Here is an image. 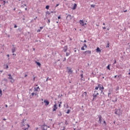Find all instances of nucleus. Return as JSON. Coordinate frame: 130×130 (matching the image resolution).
I'll return each instance as SVG.
<instances>
[{"label": "nucleus", "instance_id": "22", "mask_svg": "<svg viewBox=\"0 0 130 130\" xmlns=\"http://www.w3.org/2000/svg\"><path fill=\"white\" fill-rule=\"evenodd\" d=\"M99 86H101V84H99L98 86L95 87V90H98V89H99Z\"/></svg>", "mask_w": 130, "mask_h": 130}, {"label": "nucleus", "instance_id": "47", "mask_svg": "<svg viewBox=\"0 0 130 130\" xmlns=\"http://www.w3.org/2000/svg\"><path fill=\"white\" fill-rule=\"evenodd\" d=\"M6 70H8V69H9V66L8 65H6Z\"/></svg>", "mask_w": 130, "mask_h": 130}, {"label": "nucleus", "instance_id": "32", "mask_svg": "<svg viewBox=\"0 0 130 130\" xmlns=\"http://www.w3.org/2000/svg\"><path fill=\"white\" fill-rule=\"evenodd\" d=\"M70 54H71V53L70 52H66V56H69V55H70Z\"/></svg>", "mask_w": 130, "mask_h": 130}, {"label": "nucleus", "instance_id": "11", "mask_svg": "<svg viewBox=\"0 0 130 130\" xmlns=\"http://www.w3.org/2000/svg\"><path fill=\"white\" fill-rule=\"evenodd\" d=\"M9 80L10 81V83H14L15 82V79L13 78V77H11V78H8Z\"/></svg>", "mask_w": 130, "mask_h": 130}, {"label": "nucleus", "instance_id": "2", "mask_svg": "<svg viewBox=\"0 0 130 130\" xmlns=\"http://www.w3.org/2000/svg\"><path fill=\"white\" fill-rule=\"evenodd\" d=\"M120 110L115 109V114H117V115H120Z\"/></svg>", "mask_w": 130, "mask_h": 130}, {"label": "nucleus", "instance_id": "56", "mask_svg": "<svg viewBox=\"0 0 130 130\" xmlns=\"http://www.w3.org/2000/svg\"><path fill=\"white\" fill-rule=\"evenodd\" d=\"M58 107H59V108H60V107H61V105L59 104V105H58Z\"/></svg>", "mask_w": 130, "mask_h": 130}, {"label": "nucleus", "instance_id": "50", "mask_svg": "<svg viewBox=\"0 0 130 130\" xmlns=\"http://www.w3.org/2000/svg\"><path fill=\"white\" fill-rule=\"evenodd\" d=\"M27 128H29V127H30V125H29V124H27Z\"/></svg>", "mask_w": 130, "mask_h": 130}, {"label": "nucleus", "instance_id": "38", "mask_svg": "<svg viewBox=\"0 0 130 130\" xmlns=\"http://www.w3.org/2000/svg\"><path fill=\"white\" fill-rule=\"evenodd\" d=\"M83 46H84V47H85V48H87V45H86V44H84Z\"/></svg>", "mask_w": 130, "mask_h": 130}, {"label": "nucleus", "instance_id": "34", "mask_svg": "<svg viewBox=\"0 0 130 130\" xmlns=\"http://www.w3.org/2000/svg\"><path fill=\"white\" fill-rule=\"evenodd\" d=\"M103 122L105 126L107 125V123H106V121L105 120H104Z\"/></svg>", "mask_w": 130, "mask_h": 130}, {"label": "nucleus", "instance_id": "37", "mask_svg": "<svg viewBox=\"0 0 130 130\" xmlns=\"http://www.w3.org/2000/svg\"><path fill=\"white\" fill-rule=\"evenodd\" d=\"M48 80H49V81H50L51 79L49 78V77H47V78L46 79V81L48 82Z\"/></svg>", "mask_w": 130, "mask_h": 130}, {"label": "nucleus", "instance_id": "30", "mask_svg": "<svg viewBox=\"0 0 130 130\" xmlns=\"http://www.w3.org/2000/svg\"><path fill=\"white\" fill-rule=\"evenodd\" d=\"M34 95H35V93L32 92L31 95H30V98H31V97H33V96H34Z\"/></svg>", "mask_w": 130, "mask_h": 130}, {"label": "nucleus", "instance_id": "4", "mask_svg": "<svg viewBox=\"0 0 130 130\" xmlns=\"http://www.w3.org/2000/svg\"><path fill=\"white\" fill-rule=\"evenodd\" d=\"M98 117L99 118V123H102L101 122H102V116L101 115H99Z\"/></svg>", "mask_w": 130, "mask_h": 130}, {"label": "nucleus", "instance_id": "13", "mask_svg": "<svg viewBox=\"0 0 130 130\" xmlns=\"http://www.w3.org/2000/svg\"><path fill=\"white\" fill-rule=\"evenodd\" d=\"M79 23H80V25H82V26H84V25H85V23H84L83 20H80L79 21Z\"/></svg>", "mask_w": 130, "mask_h": 130}, {"label": "nucleus", "instance_id": "14", "mask_svg": "<svg viewBox=\"0 0 130 130\" xmlns=\"http://www.w3.org/2000/svg\"><path fill=\"white\" fill-rule=\"evenodd\" d=\"M60 42L61 44H62L63 45H64V44H66V40H61L60 41Z\"/></svg>", "mask_w": 130, "mask_h": 130}, {"label": "nucleus", "instance_id": "60", "mask_svg": "<svg viewBox=\"0 0 130 130\" xmlns=\"http://www.w3.org/2000/svg\"><path fill=\"white\" fill-rule=\"evenodd\" d=\"M123 12H124V13H126V12H127V10H124Z\"/></svg>", "mask_w": 130, "mask_h": 130}, {"label": "nucleus", "instance_id": "19", "mask_svg": "<svg viewBox=\"0 0 130 130\" xmlns=\"http://www.w3.org/2000/svg\"><path fill=\"white\" fill-rule=\"evenodd\" d=\"M81 74H80V76L81 77V78L83 79V76H84V74H83L84 72H83V71H81Z\"/></svg>", "mask_w": 130, "mask_h": 130}, {"label": "nucleus", "instance_id": "55", "mask_svg": "<svg viewBox=\"0 0 130 130\" xmlns=\"http://www.w3.org/2000/svg\"><path fill=\"white\" fill-rule=\"evenodd\" d=\"M3 3H4V5H6V1H4Z\"/></svg>", "mask_w": 130, "mask_h": 130}, {"label": "nucleus", "instance_id": "26", "mask_svg": "<svg viewBox=\"0 0 130 130\" xmlns=\"http://www.w3.org/2000/svg\"><path fill=\"white\" fill-rule=\"evenodd\" d=\"M107 70L110 71V64L108 65V66L107 67Z\"/></svg>", "mask_w": 130, "mask_h": 130}, {"label": "nucleus", "instance_id": "44", "mask_svg": "<svg viewBox=\"0 0 130 130\" xmlns=\"http://www.w3.org/2000/svg\"><path fill=\"white\" fill-rule=\"evenodd\" d=\"M114 62L113 63V64H115V63H116V60L114 59Z\"/></svg>", "mask_w": 130, "mask_h": 130}, {"label": "nucleus", "instance_id": "28", "mask_svg": "<svg viewBox=\"0 0 130 130\" xmlns=\"http://www.w3.org/2000/svg\"><path fill=\"white\" fill-rule=\"evenodd\" d=\"M25 121H26V119H23L22 120L21 123H24V122H25Z\"/></svg>", "mask_w": 130, "mask_h": 130}, {"label": "nucleus", "instance_id": "29", "mask_svg": "<svg viewBox=\"0 0 130 130\" xmlns=\"http://www.w3.org/2000/svg\"><path fill=\"white\" fill-rule=\"evenodd\" d=\"M71 112V110L69 109L68 110L67 112H66V113L67 114H69Z\"/></svg>", "mask_w": 130, "mask_h": 130}, {"label": "nucleus", "instance_id": "58", "mask_svg": "<svg viewBox=\"0 0 130 130\" xmlns=\"http://www.w3.org/2000/svg\"><path fill=\"white\" fill-rule=\"evenodd\" d=\"M18 27L16 24L14 25V28H17Z\"/></svg>", "mask_w": 130, "mask_h": 130}, {"label": "nucleus", "instance_id": "35", "mask_svg": "<svg viewBox=\"0 0 130 130\" xmlns=\"http://www.w3.org/2000/svg\"><path fill=\"white\" fill-rule=\"evenodd\" d=\"M81 50H85V47H84L83 46H82V47H81Z\"/></svg>", "mask_w": 130, "mask_h": 130}, {"label": "nucleus", "instance_id": "64", "mask_svg": "<svg viewBox=\"0 0 130 130\" xmlns=\"http://www.w3.org/2000/svg\"><path fill=\"white\" fill-rule=\"evenodd\" d=\"M129 72L128 73V75H130V69H129Z\"/></svg>", "mask_w": 130, "mask_h": 130}, {"label": "nucleus", "instance_id": "48", "mask_svg": "<svg viewBox=\"0 0 130 130\" xmlns=\"http://www.w3.org/2000/svg\"><path fill=\"white\" fill-rule=\"evenodd\" d=\"M101 94H103V95H104V92H103V90H101Z\"/></svg>", "mask_w": 130, "mask_h": 130}, {"label": "nucleus", "instance_id": "49", "mask_svg": "<svg viewBox=\"0 0 130 130\" xmlns=\"http://www.w3.org/2000/svg\"><path fill=\"white\" fill-rule=\"evenodd\" d=\"M42 29H43V26L40 27V30H42Z\"/></svg>", "mask_w": 130, "mask_h": 130}, {"label": "nucleus", "instance_id": "52", "mask_svg": "<svg viewBox=\"0 0 130 130\" xmlns=\"http://www.w3.org/2000/svg\"><path fill=\"white\" fill-rule=\"evenodd\" d=\"M41 29H38L37 30V32H41Z\"/></svg>", "mask_w": 130, "mask_h": 130}, {"label": "nucleus", "instance_id": "3", "mask_svg": "<svg viewBox=\"0 0 130 130\" xmlns=\"http://www.w3.org/2000/svg\"><path fill=\"white\" fill-rule=\"evenodd\" d=\"M67 70H68V74L69 75H71V74L73 73V71H72V68L70 67H67Z\"/></svg>", "mask_w": 130, "mask_h": 130}, {"label": "nucleus", "instance_id": "51", "mask_svg": "<svg viewBox=\"0 0 130 130\" xmlns=\"http://www.w3.org/2000/svg\"><path fill=\"white\" fill-rule=\"evenodd\" d=\"M67 60V58L66 57L64 58L63 61H66Z\"/></svg>", "mask_w": 130, "mask_h": 130}, {"label": "nucleus", "instance_id": "41", "mask_svg": "<svg viewBox=\"0 0 130 130\" xmlns=\"http://www.w3.org/2000/svg\"><path fill=\"white\" fill-rule=\"evenodd\" d=\"M108 47H109V43H108L107 46H106V48H108Z\"/></svg>", "mask_w": 130, "mask_h": 130}, {"label": "nucleus", "instance_id": "16", "mask_svg": "<svg viewBox=\"0 0 130 130\" xmlns=\"http://www.w3.org/2000/svg\"><path fill=\"white\" fill-rule=\"evenodd\" d=\"M12 53H14L16 51V47H13L11 49Z\"/></svg>", "mask_w": 130, "mask_h": 130}, {"label": "nucleus", "instance_id": "42", "mask_svg": "<svg viewBox=\"0 0 130 130\" xmlns=\"http://www.w3.org/2000/svg\"><path fill=\"white\" fill-rule=\"evenodd\" d=\"M46 15H47V14H48L49 15H50V13L49 12V11H46Z\"/></svg>", "mask_w": 130, "mask_h": 130}, {"label": "nucleus", "instance_id": "21", "mask_svg": "<svg viewBox=\"0 0 130 130\" xmlns=\"http://www.w3.org/2000/svg\"><path fill=\"white\" fill-rule=\"evenodd\" d=\"M8 76H9V77H8V79H12V78L13 77V76H12V75L11 74H9Z\"/></svg>", "mask_w": 130, "mask_h": 130}, {"label": "nucleus", "instance_id": "15", "mask_svg": "<svg viewBox=\"0 0 130 130\" xmlns=\"http://www.w3.org/2000/svg\"><path fill=\"white\" fill-rule=\"evenodd\" d=\"M34 90L35 91L37 92V91H38V90H39V91H40V88H39V86H38V87H35Z\"/></svg>", "mask_w": 130, "mask_h": 130}, {"label": "nucleus", "instance_id": "24", "mask_svg": "<svg viewBox=\"0 0 130 130\" xmlns=\"http://www.w3.org/2000/svg\"><path fill=\"white\" fill-rule=\"evenodd\" d=\"M18 30V31H19V32H22V30H23V28L22 27H19Z\"/></svg>", "mask_w": 130, "mask_h": 130}, {"label": "nucleus", "instance_id": "23", "mask_svg": "<svg viewBox=\"0 0 130 130\" xmlns=\"http://www.w3.org/2000/svg\"><path fill=\"white\" fill-rule=\"evenodd\" d=\"M92 96H93V100H94L95 98H96V97H97V95L96 94H95V93H94Z\"/></svg>", "mask_w": 130, "mask_h": 130}, {"label": "nucleus", "instance_id": "17", "mask_svg": "<svg viewBox=\"0 0 130 130\" xmlns=\"http://www.w3.org/2000/svg\"><path fill=\"white\" fill-rule=\"evenodd\" d=\"M36 63L38 66V67H41V63L38 61H36Z\"/></svg>", "mask_w": 130, "mask_h": 130}, {"label": "nucleus", "instance_id": "33", "mask_svg": "<svg viewBox=\"0 0 130 130\" xmlns=\"http://www.w3.org/2000/svg\"><path fill=\"white\" fill-rule=\"evenodd\" d=\"M50 6L49 5H47L46 6V10H49Z\"/></svg>", "mask_w": 130, "mask_h": 130}, {"label": "nucleus", "instance_id": "46", "mask_svg": "<svg viewBox=\"0 0 130 130\" xmlns=\"http://www.w3.org/2000/svg\"><path fill=\"white\" fill-rule=\"evenodd\" d=\"M65 124L66 125H68V124H69V123H68V121H65Z\"/></svg>", "mask_w": 130, "mask_h": 130}, {"label": "nucleus", "instance_id": "61", "mask_svg": "<svg viewBox=\"0 0 130 130\" xmlns=\"http://www.w3.org/2000/svg\"><path fill=\"white\" fill-rule=\"evenodd\" d=\"M95 95H96V96H98V95H99V93L97 92L96 94H95Z\"/></svg>", "mask_w": 130, "mask_h": 130}, {"label": "nucleus", "instance_id": "36", "mask_svg": "<svg viewBox=\"0 0 130 130\" xmlns=\"http://www.w3.org/2000/svg\"><path fill=\"white\" fill-rule=\"evenodd\" d=\"M90 7H91V8H95V5L92 4L90 5Z\"/></svg>", "mask_w": 130, "mask_h": 130}, {"label": "nucleus", "instance_id": "62", "mask_svg": "<svg viewBox=\"0 0 130 130\" xmlns=\"http://www.w3.org/2000/svg\"><path fill=\"white\" fill-rule=\"evenodd\" d=\"M12 55H14L15 56H16V55H17L16 54H15V53H13V54H12Z\"/></svg>", "mask_w": 130, "mask_h": 130}, {"label": "nucleus", "instance_id": "54", "mask_svg": "<svg viewBox=\"0 0 130 130\" xmlns=\"http://www.w3.org/2000/svg\"><path fill=\"white\" fill-rule=\"evenodd\" d=\"M117 90H119V87H117L116 89V91H117Z\"/></svg>", "mask_w": 130, "mask_h": 130}, {"label": "nucleus", "instance_id": "18", "mask_svg": "<svg viewBox=\"0 0 130 130\" xmlns=\"http://www.w3.org/2000/svg\"><path fill=\"white\" fill-rule=\"evenodd\" d=\"M77 9V4H74V5L73 6V8H72V10H76Z\"/></svg>", "mask_w": 130, "mask_h": 130}, {"label": "nucleus", "instance_id": "57", "mask_svg": "<svg viewBox=\"0 0 130 130\" xmlns=\"http://www.w3.org/2000/svg\"><path fill=\"white\" fill-rule=\"evenodd\" d=\"M115 102H117V98H116V99L115 100Z\"/></svg>", "mask_w": 130, "mask_h": 130}, {"label": "nucleus", "instance_id": "45", "mask_svg": "<svg viewBox=\"0 0 130 130\" xmlns=\"http://www.w3.org/2000/svg\"><path fill=\"white\" fill-rule=\"evenodd\" d=\"M21 126H25V123H21Z\"/></svg>", "mask_w": 130, "mask_h": 130}, {"label": "nucleus", "instance_id": "12", "mask_svg": "<svg viewBox=\"0 0 130 130\" xmlns=\"http://www.w3.org/2000/svg\"><path fill=\"white\" fill-rule=\"evenodd\" d=\"M99 90H100L101 91L102 90H104V87L103 86V85H101L100 86H99Z\"/></svg>", "mask_w": 130, "mask_h": 130}, {"label": "nucleus", "instance_id": "59", "mask_svg": "<svg viewBox=\"0 0 130 130\" xmlns=\"http://www.w3.org/2000/svg\"><path fill=\"white\" fill-rule=\"evenodd\" d=\"M58 6H59V4H57V5H56L55 7L56 8V7H58Z\"/></svg>", "mask_w": 130, "mask_h": 130}, {"label": "nucleus", "instance_id": "63", "mask_svg": "<svg viewBox=\"0 0 130 130\" xmlns=\"http://www.w3.org/2000/svg\"><path fill=\"white\" fill-rule=\"evenodd\" d=\"M67 108H69V105H67Z\"/></svg>", "mask_w": 130, "mask_h": 130}, {"label": "nucleus", "instance_id": "25", "mask_svg": "<svg viewBox=\"0 0 130 130\" xmlns=\"http://www.w3.org/2000/svg\"><path fill=\"white\" fill-rule=\"evenodd\" d=\"M108 92L109 94H111L112 93V90L111 89H109Z\"/></svg>", "mask_w": 130, "mask_h": 130}, {"label": "nucleus", "instance_id": "6", "mask_svg": "<svg viewBox=\"0 0 130 130\" xmlns=\"http://www.w3.org/2000/svg\"><path fill=\"white\" fill-rule=\"evenodd\" d=\"M53 107L54 108L53 109V111H56V109H57V105L55 104V105H54Z\"/></svg>", "mask_w": 130, "mask_h": 130}, {"label": "nucleus", "instance_id": "8", "mask_svg": "<svg viewBox=\"0 0 130 130\" xmlns=\"http://www.w3.org/2000/svg\"><path fill=\"white\" fill-rule=\"evenodd\" d=\"M42 130H47V125H43L42 126Z\"/></svg>", "mask_w": 130, "mask_h": 130}, {"label": "nucleus", "instance_id": "9", "mask_svg": "<svg viewBox=\"0 0 130 130\" xmlns=\"http://www.w3.org/2000/svg\"><path fill=\"white\" fill-rule=\"evenodd\" d=\"M44 103L45 104V106H47L48 105H49V102L47 100H44Z\"/></svg>", "mask_w": 130, "mask_h": 130}, {"label": "nucleus", "instance_id": "43", "mask_svg": "<svg viewBox=\"0 0 130 130\" xmlns=\"http://www.w3.org/2000/svg\"><path fill=\"white\" fill-rule=\"evenodd\" d=\"M61 130H65L66 129V127L63 126L62 128H61Z\"/></svg>", "mask_w": 130, "mask_h": 130}, {"label": "nucleus", "instance_id": "40", "mask_svg": "<svg viewBox=\"0 0 130 130\" xmlns=\"http://www.w3.org/2000/svg\"><path fill=\"white\" fill-rule=\"evenodd\" d=\"M0 94H1L0 96H2L3 95V91L1 89H0Z\"/></svg>", "mask_w": 130, "mask_h": 130}, {"label": "nucleus", "instance_id": "39", "mask_svg": "<svg viewBox=\"0 0 130 130\" xmlns=\"http://www.w3.org/2000/svg\"><path fill=\"white\" fill-rule=\"evenodd\" d=\"M47 23L49 25V23H50V19H48V21H47Z\"/></svg>", "mask_w": 130, "mask_h": 130}, {"label": "nucleus", "instance_id": "53", "mask_svg": "<svg viewBox=\"0 0 130 130\" xmlns=\"http://www.w3.org/2000/svg\"><path fill=\"white\" fill-rule=\"evenodd\" d=\"M58 19L59 20V19H61V17L60 16H58Z\"/></svg>", "mask_w": 130, "mask_h": 130}, {"label": "nucleus", "instance_id": "27", "mask_svg": "<svg viewBox=\"0 0 130 130\" xmlns=\"http://www.w3.org/2000/svg\"><path fill=\"white\" fill-rule=\"evenodd\" d=\"M87 96V92H84L83 94H82V96Z\"/></svg>", "mask_w": 130, "mask_h": 130}, {"label": "nucleus", "instance_id": "5", "mask_svg": "<svg viewBox=\"0 0 130 130\" xmlns=\"http://www.w3.org/2000/svg\"><path fill=\"white\" fill-rule=\"evenodd\" d=\"M56 114L59 117H60L61 115H62V114H61V112L60 111H57Z\"/></svg>", "mask_w": 130, "mask_h": 130}, {"label": "nucleus", "instance_id": "7", "mask_svg": "<svg viewBox=\"0 0 130 130\" xmlns=\"http://www.w3.org/2000/svg\"><path fill=\"white\" fill-rule=\"evenodd\" d=\"M66 19H68V20H72L73 17H72V15H71V14H68L66 17Z\"/></svg>", "mask_w": 130, "mask_h": 130}, {"label": "nucleus", "instance_id": "10", "mask_svg": "<svg viewBox=\"0 0 130 130\" xmlns=\"http://www.w3.org/2000/svg\"><path fill=\"white\" fill-rule=\"evenodd\" d=\"M63 51L64 52H67V51H68V46H65L63 47Z\"/></svg>", "mask_w": 130, "mask_h": 130}, {"label": "nucleus", "instance_id": "1", "mask_svg": "<svg viewBox=\"0 0 130 130\" xmlns=\"http://www.w3.org/2000/svg\"><path fill=\"white\" fill-rule=\"evenodd\" d=\"M83 54H84V55H91V54H92V51H91V50H86L84 52H83Z\"/></svg>", "mask_w": 130, "mask_h": 130}, {"label": "nucleus", "instance_id": "31", "mask_svg": "<svg viewBox=\"0 0 130 130\" xmlns=\"http://www.w3.org/2000/svg\"><path fill=\"white\" fill-rule=\"evenodd\" d=\"M3 81H4V82H6V83H8V79L7 78H4Z\"/></svg>", "mask_w": 130, "mask_h": 130}, {"label": "nucleus", "instance_id": "20", "mask_svg": "<svg viewBox=\"0 0 130 130\" xmlns=\"http://www.w3.org/2000/svg\"><path fill=\"white\" fill-rule=\"evenodd\" d=\"M96 50V52H101V50H100V48H99V47H98Z\"/></svg>", "mask_w": 130, "mask_h": 130}]
</instances>
